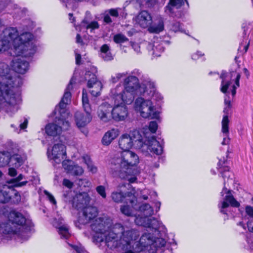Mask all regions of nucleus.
I'll return each instance as SVG.
<instances>
[{"mask_svg":"<svg viewBox=\"0 0 253 253\" xmlns=\"http://www.w3.org/2000/svg\"><path fill=\"white\" fill-rule=\"evenodd\" d=\"M119 146L123 151L118 153L111 160L110 169L113 174L129 183L134 182L135 167L139 163L138 156L129 149L133 147L143 148L144 139L139 131L133 130L129 133L122 134L119 139Z\"/></svg>","mask_w":253,"mask_h":253,"instance_id":"obj_1","label":"nucleus"},{"mask_svg":"<svg viewBox=\"0 0 253 253\" xmlns=\"http://www.w3.org/2000/svg\"><path fill=\"white\" fill-rule=\"evenodd\" d=\"M91 229L96 233L94 239L97 243L104 242L108 247L116 248L118 245H128L139 236L138 231L125 229L120 223L112 225V220L98 217L93 221Z\"/></svg>","mask_w":253,"mask_h":253,"instance_id":"obj_2","label":"nucleus"},{"mask_svg":"<svg viewBox=\"0 0 253 253\" xmlns=\"http://www.w3.org/2000/svg\"><path fill=\"white\" fill-rule=\"evenodd\" d=\"M2 38L12 45L9 53L11 55L31 56L36 51L34 36L30 32H23L18 35L17 29L13 27L6 28L3 31Z\"/></svg>","mask_w":253,"mask_h":253,"instance_id":"obj_3","label":"nucleus"},{"mask_svg":"<svg viewBox=\"0 0 253 253\" xmlns=\"http://www.w3.org/2000/svg\"><path fill=\"white\" fill-rule=\"evenodd\" d=\"M75 82L74 79L72 78L65 90L61 101L58 106L55 108V111L56 113L58 112L59 116L56 117L54 123L48 124L45 126V132L48 135L53 136L59 135L62 131L68 130L70 127L69 119L71 116L66 109V107L71 102L70 90L72 89L73 84Z\"/></svg>","mask_w":253,"mask_h":253,"instance_id":"obj_4","label":"nucleus"},{"mask_svg":"<svg viewBox=\"0 0 253 253\" xmlns=\"http://www.w3.org/2000/svg\"><path fill=\"white\" fill-rule=\"evenodd\" d=\"M16 87L11 85L8 77L0 76V109H3L10 115L18 110L17 106L19 95L16 93Z\"/></svg>","mask_w":253,"mask_h":253,"instance_id":"obj_5","label":"nucleus"},{"mask_svg":"<svg viewBox=\"0 0 253 253\" xmlns=\"http://www.w3.org/2000/svg\"><path fill=\"white\" fill-rule=\"evenodd\" d=\"M227 162L224 158L223 159H220L217 164L218 169L219 172L224 179V187L221 192V195L223 196L224 194L226 195L223 198V200L218 204V208L220 211L223 214L227 213V209L231 205L232 207H238L240 204L233 197L231 193V191L228 190L226 187V183H228L229 181H233V174L229 171V168L226 165Z\"/></svg>","mask_w":253,"mask_h":253,"instance_id":"obj_6","label":"nucleus"},{"mask_svg":"<svg viewBox=\"0 0 253 253\" xmlns=\"http://www.w3.org/2000/svg\"><path fill=\"white\" fill-rule=\"evenodd\" d=\"M124 86L120 84L112 88L110 96H119L120 100L127 104H130L134 100V94L140 87L139 80L136 76H128L124 81Z\"/></svg>","mask_w":253,"mask_h":253,"instance_id":"obj_7","label":"nucleus"},{"mask_svg":"<svg viewBox=\"0 0 253 253\" xmlns=\"http://www.w3.org/2000/svg\"><path fill=\"white\" fill-rule=\"evenodd\" d=\"M136 201V197L133 196L132 198L130 199V204L132 205V207H134L133 208L135 210L138 209V211L144 216H136L135 219L136 224L148 228L152 232H157L160 227L162 226V223L154 218L148 217L153 214L154 211L152 207L148 204H143L137 207L135 204Z\"/></svg>","mask_w":253,"mask_h":253,"instance_id":"obj_8","label":"nucleus"},{"mask_svg":"<svg viewBox=\"0 0 253 253\" xmlns=\"http://www.w3.org/2000/svg\"><path fill=\"white\" fill-rule=\"evenodd\" d=\"M8 222L5 225L9 226L15 231L8 235H16L22 241H25L30 237V222L27 220L21 213L11 211L8 215Z\"/></svg>","mask_w":253,"mask_h":253,"instance_id":"obj_9","label":"nucleus"},{"mask_svg":"<svg viewBox=\"0 0 253 253\" xmlns=\"http://www.w3.org/2000/svg\"><path fill=\"white\" fill-rule=\"evenodd\" d=\"M135 109L140 116L145 119H158L159 112L156 110L152 101L143 97L137 98L135 101Z\"/></svg>","mask_w":253,"mask_h":253,"instance_id":"obj_10","label":"nucleus"},{"mask_svg":"<svg viewBox=\"0 0 253 253\" xmlns=\"http://www.w3.org/2000/svg\"><path fill=\"white\" fill-rule=\"evenodd\" d=\"M82 104L85 113L77 112L75 114V120L77 126L82 127L87 125L92 120L91 108L89 103L86 91L83 89L82 93Z\"/></svg>","mask_w":253,"mask_h":253,"instance_id":"obj_11","label":"nucleus"},{"mask_svg":"<svg viewBox=\"0 0 253 253\" xmlns=\"http://www.w3.org/2000/svg\"><path fill=\"white\" fill-rule=\"evenodd\" d=\"M129 76H136L139 80H143L142 86L144 87L143 94L145 97H151L153 100H160L163 99V97L160 93L156 91L154 83L149 79H144V77L142 75L141 72L137 69L133 70Z\"/></svg>","mask_w":253,"mask_h":253,"instance_id":"obj_12","label":"nucleus"},{"mask_svg":"<svg viewBox=\"0 0 253 253\" xmlns=\"http://www.w3.org/2000/svg\"><path fill=\"white\" fill-rule=\"evenodd\" d=\"M220 78L222 79L220 90L224 93L227 92L231 82H235V84L231 86V93L234 96L236 94L237 88L240 85V74L236 71H232L229 73L222 72Z\"/></svg>","mask_w":253,"mask_h":253,"instance_id":"obj_13","label":"nucleus"},{"mask_svg":"<svg viewBox=\"0 0 253 253\" xmlns=\"http://www.w3.org/2000/svg\"><path fill=\"white\" fill-rule=\"evenodd\" d=\"M64 200L66 203L72 204L73 207L78 210L84 209L89 204L90 197L86 193L77 194L73 197L71 191L63 194Z\"/></svg>","mask_w":253,"mask_h":253,"instance_id":"obj_14","label":"nucleus"},{"mask_svg":"<svg viewBox=\"0 0 253 253\" xmlns=\"http://www.w3.org/2000/svg\"><path fill=\"white\" fill-rule=\"evenodd\" d=\"M96 73V68L91 67L86 71L84 75V79L87 81V87L92 88L90 92L94 96H99L102 88L101 83L97 80Z\"/></svg>","mask_w":253,"mask_h":253,"instance_id":"obj_15","label":"nucleus"},{"mask_svg":"<svg viewBox=\"0 0 253 253\" xmlns=\"http://www.w3.org/2000/svg\"><path fill=\"white\" fill-rule=\"evenodd\" d=\"M114 101V107L111 110L112 119L116 121H124L127 116L128 111L126 104L124 101L120 100L119 96H110Z\"/></svg>","mask_w":253,"mask_h":253,"instance_id":"obj_16","label":"nucleus"},{"mask_svg":"<svg viewBox=\"0 0 253 253\" xmlns=\"http://www.w3.org/2000/svg\"><path fill=\"white\" fill-rule=\"evenodd\" d=\"M188 4L187 0H169L168 4L165 7V12L169 16L180 18L182 12L179 8L184 4V2Z\"/></svg>","mask_w":253,"mask_h":253,"instance_id":"obj_17","label":"nucleus"},{"mask_svg":"<svg viewBox=\"0 0 253 253\" xmlns=\"http://www.w3.org/2000/svg\"><path fill=\"white\" fill-rule=\"evenodd\" d=\"M48 158L54 160L57 163L59 164L64 159L66 154L65 146L61 143L55 144L51 151L47 150Z\"/></svg>","mask_w":253,"mask_h":253,"instance_id":"obj_18","label":"nucleus"},{"mask_svg":"<svg viewBox=\"0 0 253 253\" xmlns=\"http://www.w3.org/2000/svg\"><path fill=\"white\" fill-rule=\"evenodd\" d=\"M98 214L96 207L93 206L85 207L83 209L82 216L79 219V222L82 224H85L93 220Z\"/></svg>","mask_w":253,"mask_h":253,"instance_id":"obj_19","label":"nucleus"},{"mask_svg":"<svg viewBox=\"0 0 253 253\" xmlns=\"http://www.w3.org/2000/svg\"><path fill=\"white\" fill-rule=\"evenodd\" d=\"M19 55V56H20ZM21 57H15L11 62V67L13 71L15 72L24 74L26 73L29 68V62L25 60L23 56Z\"/></svg>","mask_w":253,"mask_h":253,"instance_id":"obj_20","label":"nucleus"},{"mask_svg":"<svg viewBox=\"0 0 253 253\" xmlns=\"http://www.w3.org/2000/svg\"><path fill=\"white\" fill-rule=\"evenodd\" d=\"M10 69L8 65L4 62H0V76H4L8 77V80L10 81L11 85L18 87L23 84L22 79L19 76L12 77L9 73Z\"/></svg>","mask_w":253,"mask_h":253,"instance_id":"obj_21","label":"nucleus"},{"mask_svg":"<svg viewBox=\"0 0 253 253\" xmlns=\"http://www.w3.org/2000/svg\"><path fill=\"white\" fill-rule=\"evenodd\" d=\"M112 105L108 102H105L102 103L98 108V117L103 122H109L112 119Z\"/></svg>","mask_w":253,"mask_h":253,"instance_id":"obj_22","label":"nucleus"},{"mask_svg":"<svg viewBox=\"0 0 253 253\" xmlns=\"http://www.w3.org/2000/svg\"><path fill=\"white\" fill-rule=\"evenodd\" d=\"M7 145L9 146V149H8V150L11 152L9 163L11 164V166L18 168L24 164L26 158L24 156L14 154L15 152L14 149L15 148V145L13 142H7Z\"/></svg>","mask_w":253,"mask_h":253,"instance_id":"obj_23","label":"nucleus"},{"mask_svg":"<svg viewBox=\"0 0 253 253\" xmlns=\"http://www.w3.org/2000/svg\"><path fill=\"white\" fill-rule=\"evenodd\" d=\"M143 147H146L151 152L157 155H161L163 152V147L160 142L157 140L154 136L148 138L147 141H144Z\"/></svg>","mask_w":253,"mask_h":253,"instance_id":"obj_24","label":"nucleus"},{"mask_svg":"<svg viewBox=\"0 0 253 253\" xmlns=\"http://www.w3.org/2000/svg\"><path fill=\"white\" fill-rule=\"evenodd\" d=\"M136 22L142 28H149L152 22V16L147 11L142 10L136 17Z\"/></svg>","mask_w":253,"mask_h":253,"instance_id":"obj_25","label":"nucleus"},{"mask_svg":"<svg viewBox=\"0 0 253 253\" xmlns=\"http://www.w3.org/2000/svg\"><path fill=\"white\" fill-rule=\"evenodd\" d=\"M62 165L68 173L74 175H81L84 173L83 168L69 161H63Z\"/></svg>","mask_w":253,"mask_h":253,"instance_id":"obj_26","label":"nucleus"},{"mask_svg":"<svg viewBox=\"0 0 253 253\" xmlns=\"http://www.w3.org/2000/svg\"><path fill=\"white\" fill-rule=\"evenodd\" d=\"M164 29V21L163 18L159 15L157 17L153 24L150 25L148 28V31L150 33H159Z\"/></svg>","mask_w":253,"mask_h":253,"instance_id":"obj_27","label":"nucleus"},{"mask_svg":"<svg viewBox=\"0 0 253 253\" xmlns=\"http://www.w3.org/2000/svg\"><path fill=\"white\" fill-rule=\"evenodd\" d=\"M118 128H112L107 131L102 139V143L104 145H109L119 134Z\"/></svg>","mask_w":253,"mask_h":253,"instance_id":"obj_28","label":"nucleus"},{"mask_svg":"<svg viewBox=\"0 0 253 253\" xmlns=\"http://www.w3.org/2000/svg\"><path fill=\"white\" fill-rule=\"evenodd\" d=\"M230 107L231 106H225V107H224L223 112L225 114V115L223 116L221 122V131L226 136L227 135L229 132V120L228 119V114L230 109Z\"/></svg>","mask_w":253,"mask_h":253,"instance_id":"obj_29","label":"nucleus"},{"mask_svg":"<svg viewBox=\"0 0 253 253\" xmlns=\"http://www.w3.org/2000/svg\"><path fill=\"white\" fill-rule=\"evenodd\" d=\"M133 196H134L131 192L128 193L126 196V194H124L121 191L113 192L111 194L112 200L116 203L123 202L126 197L129 198V199H128L126 200L129 201V202L130 203V199H132Z\"/></svg>","mask_w":253,"mask_h":253,"instance_id":"obj_30","label":"nucleus"},{"mask_svg":"<svg viewBox=\"0 0 253 253\" xmlns=\"http://www.w3.org/2000/svg\"><path fill=\"white\" fill-rule=\"evenodd\" d=\"M148 49L154 57H159L164 51V48L162 44L158 42H154L153 44L149 43Z\"/></svg>","mask_w":253,"mask_h":253,"instance_id":"obj_31","label":"nucleus"},{"mask_svg":"<svg viewBox=\"0 0 253 253\" xmlns=\"http://www.w3.org/2000/svg\"><path fill=\"white\" fill-rule=\"evenodd\" d=\"M8 149L9 146L6 143V150L0 152V167H3L9 163L10 157L11 155V152Z\"/></svg>","mask_w":253,"mask_h":253,"instance_id":"obj_32","label":"nucleus"},{"mask_svg":"<svg viewBox=\"0 0 253 253\" xmlns=\"http://www.w3.org/2000/svg\"><path fill=\"white\" fill-rule=\"evenodd\" d=\"M100 55L106 61L113 59V56L111 52L110 46L107 44H104L101 46Z\"/></svg>","mask_w":253,"mask_h":253,"instance_id":"obj_33","label":"nucleus"},{"mask_svg":"<svg viewBox=\"0 0 253 253\" xmlns=\"http://www.w3.org/2000/svg\"><path fill=\"white\" fill-rule=\"evenodd\" d=\"M154 241V236L151 233H145L141 237L139 242L136 245H140L142 247H145L151 245Z\"/></svg>","mask_w":253,"mask_h":253,"instance_id":"obj_34","label":"nucleus"},{"mask_svg":"<svg viewBox=\"0 0 253 253\" xmlns=\"http://www.w3.org/2000/svg\"><path fill=\"white\" fill-rule=\"evenodd\" d=\"M53 225L58 229V232L61 238L67 239L70 237L69 227L67 225L60 223L56 225L55 222L53 223Z\"/></svg>","mask_w":253,"mask_h":253,"instance_id":"obj_35","label":"nucleus"},{"mask_svg":"<svg viewBox=\"0 0 253 253\" xmlns=\"http://www.w3.org/2000/svg\"><path fill=\"white\" fill-rule=\"evenodd\" d=\"M169 30L171 32L173 33H184V31L183 28V25L179 22L173 21L172 22L169 26Z\"/></svg>","mask_w":253,"mask_h":253,"instance_id":"obj_36","label":"nucleus"},{"mask_svg":"<svg viewBox=\"0 0 253 253\" xmlns=\"http://www.w3.org/2000/svg\"><path fill=\"white\" fill-rule=\"evenodd\" d=\"M131 206H132L131 205ZM133 207H132L131 208L128 205L122 206L120 208L121 211L122 213L127 216H135L134 211L133 210L134 209Z\"/></svg>","mask_w":253,"mask_h":253,"instance_id":"obj_37","label":"nucleus"},{"mask_svg":"<svg viewBox=\"0 0 253 253\" xmlns=\"http://www.w3.org/2000/svg\"><path fill=\"white\" fill-rule=\"evenodd\" d=\"M83 162L87 165L89 171L93 173L97 172V168L93 165L92 161L88 157H84L83 158Z\"/></svg>","mask_w":253,"mask_h":253,"instance_id":"obj_38","label":"nucleus"},{"mask_svg":"<svg viewBox=\"0 0 253 253\" xmlns=\"http://www.w3.org/2000/svg\"><path fill=\"white\" fill-rule=\"evenodd\" d=\"M9 192L5 190H0V203H7L10 199Z\"/></svg>","mask_w":253,"mask_h":253,"instance_id":"obj_39","label":"nucleus"},{"mask_svg":"<svg viewBox=\"0 0 253 253\" xmlns=\"http://www.w3.org/2000/svg\"><path fill=\"white\" fill-rule=\"evenodd\" d=\"M13 232H15V231L13 230L9 226L6 225L5 223L0 222V235L2 234L8 235Z\"/></svg>","mask_w":253,"mask_h":253,"instance_id":"obj_40","label":"nucleus"},{"mask_svg":"<svg viewBox=\"0 0 253 253\" xmlns=\"http://www.w3.org/2000/svg\"><path fill=\"white\" fill-rule=\"evenodd\" d=\"M10 46L11 45L9 44V42L2 38L1 40H0V53L9 49Z\"/></svg>","mask_w":253,"mask_h":253,"instance_id":"obj_41","label":"nucleus"},{"mask_svg":"<svg viewBox=\"0 0 253 253\" xmlns=\"http://www.w3.org/2000/svg\"><path fill=\"white\" fill-rule=\"evenodd\" d=\"M114 41L117 43H122L128 41V39L123 34H118L114 36Z\"/></svg>","mask_w":253,"mask_h":253,"instance_id":"obj_42","label":"nucleus"},{"mask_svg":"<svg viewBox=\"0 0 253 253\" xmlns=\"http://www.w3.org/2000/svg\"><path fill=\"white\" fill-rule=\"evenodd\" d=\"M166 244V241L163 238H154V241L151 245H153L154 247L156 248H162L164 247Z\"/></svg>","mask_w":253,"mask_h":253,"instance_id":"obj_43","label":"nucleus"},{"mask_svg":"<svg viewBox=\"0 0 253 253\" xmlns=\"http://www.w3.org/2000/svg\"><path fill=\"white\" fill-rule=\"evenodd\" d=\"M24 178V175L22 174H20L17 177L13 179L12 181L14 182H18L16 186L18 187H21L25 185L28 183V181L27 180L19 182L20 181L23 179Z\"/></svg>","mask_w":253,"mask_h":253,"instance_id":"obj_44","label":"nucleus"},{"mask_svg":"<svg viewBox=\"0 0 253 253\" xmlns=\"http://www.w3.org/2000/svg\"><path fill=\"white\" fill-rule=\"evenodd\" d=\"M128 75L127 72H124L122 73H117L115 76H112L111 81L113 83H117L123 77H126Z\"/></svg>","mask_w":253,"mask_h":253,"instance_id":"obj_45","label":"nucleus"},{"mask_svg":"<svg viewBox=\"0 0 253 253\" xmlns=\"http://www.w3.org/2000/svg\"><path fill=\"white\" fill-rule=\"evenodd\" d=\"M77 253H87V252L84 249V248L81 245H74L73 244H68Z\"/></svg>","mask_w":253,"mask_h":253,"instance_id":"obj_46","label":"nucleus"},{"mask_svg":"<svg viewBox=\"0 0 253 253\" xmlns=\"http://www.w3.org/2000/svg\"><path fill=\"white\" fill-rule=\"evenodd\" d=\"M96 190L98 194H99L103 198L106 197L105 188L104 186H98L96 188Z\"/></svg>","mask_w":253,"mask_h":253,"instance_id":"obj_47","label":"nucleus"},{"mask_svg":"<svg viewBox=\"0 0 253 253\" xmlns=\"http://www.w3.org/2000/svg\"><path fill=\"white\" fill-rule=\"evenodd\" d=\"M148 127L151 133H154L158 129V124L156 121H151L149 123Z\"/></svg>","mask_w":253,"mask_h":253,"instance_id":"obj_48","label":"nucleus"},{"mask_svg":"<svg viewBox=\"0 0 253 253\" xmlns=\"http://www.w3.org/2000/svg\"><path fill=\"white\" fill-rule=\"evenodd\" d=\"M99 28V24L96 21H92L86 26V28L91 29V30L98 29Z\"/></svg>","mask_w":253,"mask_h":253,"instance_id":"obj_49","label":"nucleus"},{"mask_svg":"<svg viewBox=\"0 0 253 253\" xmlns=\"http://www.w3.org/2000/svg\"><path fill=\"white\" fill-rule=\"evenodd\" d=\"M44 194L47 196L48 200L53 205H56V201L54 198V197L47 191L45 190L44 191Z\"/></svg>","mask_w":253,"mask_h":253,"instance_id":"obj_50","label":"nucleus"},{"mask_svg":"<svg viewBox=\"0 0 253 253\" xmlns=\"http://www.w3.org/2000/svg\"><path fill=\"white\" fill-rule=\"evenodd\" d=\"M245 212L247 215L253 218V207L251 206H246L245 207Z\"/></svg>","mask_w":253,"mask_h":253,"instance_id":"obj_51","label":"nucleus"},{"mask_svg":"<svg viewBox=\"0 0 253 253\" xmlns=\"http://www.w3.org/2000/svg\"><path fill=\"white\" fill-rule=\"evenodd\" d=\"M28 123V120L26 118H24L22 120H21L20 121V124H19L20 129H25L27 126Z\"/></svg>","mask_w":253,"mask_h":253,"instance_id":"obj_52","label":"nucleus"},{"mask_svg":"<svg viewBox=\"0 0 253 253\" xmlns=\"http://www.w3.org/2000/svg\"><path fill=\"white\" fill-rule=\"evenodd\" d=\"M63 185L67 188L71 189L73 186V183L67 179H64L63 181Z\"/></svg>","mask_w":253,"mask_h":253,"instance_id":"obj_53","label":"nucleus"},{"mask_svg":"<svg viewBox=\"0 0 253 253\" xmlns=\"http://www.w3.org/2000/svg\"><path fill=\"white\" fill-rule=\"evenodd\" d=\"M204 54L202 53L200 51H197L192 55V59L196 60L199 58L200 57L203 56Z\"/></svg>","mask_w":253,"mask_h":253,"instance_id":"obj_54","label":"nucleus"},{"mask_svg":"<svg viewBox=\"0 0 253 253\" xmlns=\"http://www.w3.org/2000/svg\"><path fill=\"white\" fill-rule=\"evenodd\" d=\"M17 174L16 170L13 168H10L8 169V175L10 176L14 177Z\"/></svg>","mask_w":253,"mask_h":253,"instance_id":"obj_55","label":"nucleus"},{"mask_svg":"<svg viewBox=\"0 0 253 253\" xmlns=\"http://www.w3.org/2000/svg\"><path fill=\"white\" fill-rule=\"evenodd\" d=\"M247 227L249 231L253 233V219H251L247 222Z\"/></svg>","mask_w":253,"mask_h":253,"instance_id":"obj_56","label":"nucleus"},{"mask_svg":"<svg viewBox=\"0 0 253 253\" xmlns=\"http://www.w3.org/2000/svg\"><path fill=\"white\" fill-rule=\"evenodd\" d=\"M109 14L115 17H117L119 16V13L117 9H111L109 11Z\"/></svg>","mask_w":253,"mask_h":253,"instance_id":"obj_57","label":"nucleus"},{"mask_svg":"<svg viewBox=\"0 0 253 253\" xmlns=\"http://www.w3.org/2000/svg\"><path fill=\"white\" fill-rule=\"evenodd\" d=\"M223 134L224 137L223 141L222 142V145L228 144L229 142V138L228 137L229 133H228L227 136L223 133Z\"/></svg>","mask_w":253,"mask_h":253,"instance_id":"obj_58","label":"nucleus"},{"mask_svg":"<svg viewBox=\"0 0 253 253\" xmlns=\"http://www.w3.org/2000/svg\"><path fill=\"white\" fill-rule=\"evenodd\" d=\"M75 55H76V63L77 64L79 65L81 62V56L80 54H78L76 51Z\"/></svg>","mask_w":253,"mask_h":253,"instance_id":"obj_59","label":"nucleus"},{"mask_svg":"<svg viewBox=\"0 0 253 253\" xmlns=\"http://www.w3.org/2000/svg\"><path fill=\"white\" fill-rule=\"evenodd\" d=\"M104 21L106 23H110L112 22V20L109 14H105L104 16Z\"/></svg>","mask_w":253,"mask_h":253,"instance_id":"obj_60","label":"nucleus"},{"mask_svg":"<svg viewBox=\"0 0 253 253\" xmlns=\"http://www.w3.org/2000/svg\"><path fill=\"white\" fill-rule=\"evenodd\" d=\"M76 42L78 43H80L81 45H83V41L81 39V37L80 35L78 34L76 36Z\"/></svg>","mask_w":253,"mask_h":253,"instance_id":"obj_61","label":"nucleus"},{"mask_svg":"<svg viewBox=\"0 0 253 253\" xmlns=\"http://www.w3.org/2000/svg\"><path fill=\"white\" fill-rule=\"evenodd\" d=\"M15 196L16 197V202H19L21 199L20 195L18 193H15Z\"/></svg>","mask_w":253,"mask_h":253,"instance_id":"obj_62","label":"nucleus"},{"mask_svg":"<svg viewBox=\"0 0 253 253\" xmlns=\"http://www.w3.org/2000/svg\"><path fill=\"white\" fill-rule=\"evenodd\" d=\"M6 7V6L3 4V3L0 1V12L2 11L4 8Z\"/></svg>","mask_w":253,"mask_h":253,"instance_id":"obj_63","label":"nucleus"},{"mask_svg":"<svg viewBox=\"0 0 253 253\" xmlns=\"http://www.w3.org/2000/svg\"><path fill=\"white\" fill-rule=\"evenodd\" d=\"M224 104L225 106H231L230 101L227 100L226 98L224 99Z\"/></svg>","mask_w":253,"mask_h":253,"instance_id":"obj_64","label":"nucleus"}]
</instances>
